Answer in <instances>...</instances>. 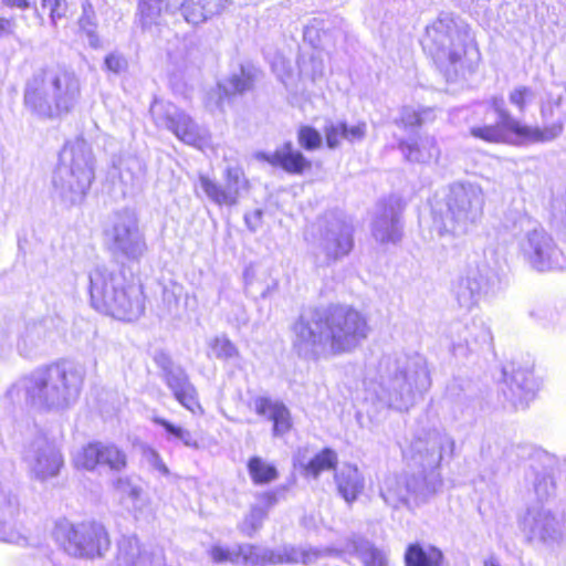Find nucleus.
I'll return each mask as SVG.
<instances>
[{
  "mask_svg": "<svg viewBox=\"0 0 566 566\" xmlns=\"http://www.w3.org/2000/svg\"><path fill=\"white\" fill-rule=\"evenodd\" d=\"M298 319L294 326L298 350L317 349L331 355H340L355 349L367 337L369 327L365 316L356 308L332 304L315 311L313 321Z\"/></svg>",
  "mask_w": 566,
  "mask_h": 566,
  "instance_id": "f257e3e1",
  "label": "nucleus"
},
{
  "mask_svg": "<svg viewBox=\"0 0 566 566\" xmlns=\"http://www.w3.org/2000/svg\"><path fill=\"white\" fill-rule=\"evenodd\" d=\"M488 104L497 115L499 120L475 125L469 130L471 137L483 143L513 146L545 144L556 139L564 130V120L559 115L560 103L557 101L541 103L542 126L530 125L513 117L505 107L502 96H492Z\"/></svg>",
  "mask_w": 566,
  "mask_h": 566,
  "instance_id": "f03ea898",
  "label": "nucleus"
},
{
  "mask_svg": "<svg viewBox=\"0 0 566 566\" xmlns=\"http://www.w3.org/2000/svg\"><path fill=\"white\" fill-rule=\"evenodd\" d=\"M90 294L95 308L123 322H133L145 312L143 287L124 284L115 273H98L91 280Z\"/></svg>",
  "mask_w": 566,
  "mask_h": 566,
  "instance_id": "7ed1b4c3",
  "label": "nucleus"
},
{
  "mask_svg": "<svg viewBox=\"0 0 566 566\" xmlns=\"http://www.w3.org/2000/svg\"><path fill=\"white\" fill-rule=\"evenodd\" d=\"M24 105L39 117L56 118L73 109L74 98L62 91V78L43 69L27 84L23 95Z\"/></svg>",
  "mask_w": 566,
  "mask_h": 566,
  "instance_id": "20e7f679",
  "label": "nucleus"
},
{
  "mask_svg": "<svg viewBox=\"0 0 566 566\" xmlns=\"http://www.w3.org/2000/svg\"><path fill=\"white\" fill-rule=\"evenodd\" d=\"M81 382L82 377L74 369L52 364L32 379L27 389V400L32 407L48 410L66 401L72 390H78Z\"/></svg>",
  "mask_w": 566,
  "mask_h": 566,
  "instance_id": "39448f33",
  "label": "nucleus"
},
{
  "mask_svg": "<svg viewBox=\"0 0 566 566\" xmlns=\"http://www.w3.org/2000/svg\"><path fill=\"white\" fill-rule=\"evenodd\" d=\"M53 532L64 548L78 557L101 556L111 545L106 528L96 521L72 524L66 520H60L55 523Z\"/></svg>",
  "mask_w": 566,
  "mask_h": 566,
  "instance_id": "423d86ee",
  "label": "nucleus"
},
{
  "mask_svg": "<svg viewBox=\"0 0 566 566\" xmlns=\"http://www.w3.org/2000/svg\"><path fill=\"white\" fill-rule=\"evenodd\" d=\"M224 186L207 175H199L200 186L206 196L218 206H234L241 191H249L251 182L241 166H230L223 171Z\"/></svg>",
  "mask_w": 566,
  "mask_h": 566,
  "instance_id": "0eeeda50",
  "label": "nucleus"
},
{
  "mask_svg": "<svg viewBox=\"0 0 566 566\" xmlns=\"http://www.w3.org/2000/svg\"><path fill=\"white\" fill-rule=\"evenodd\" d=\"M75 463L78 468L93 471L97 467H107L112 471H122L127 467V455L115 443L92 441L83 446Z\"/></svg>",
  "mask_w": 566,
  "mask_h": 566,
  "instance_id": "6e6552de",
  "label": "nucleus"
},
{
  "mask_svg": "<svg viewBox=\"0 0 566 566\" xmlns=\"http://www.w3.org/2000/svg\"><path fill=\"white\" fill-rule=\"evenodd\" d=\"M254 411L260 417H265L272 422L274 437H283L292 431L293 418L289 408L281 401L270 397L260 396L253 401Z\"/></svg>",
  "mask_w": 566,
  "mask_h": 566,
  "instance_id": "1a4fd4ad",
  "label": "nucleus"
},
{
  "mask_svg": "<svg viewBox=\"0 0 566 566\" xmlns=\"http://www.w3.org/2000/svg\"><path fill=\"white\" fill-rule=\"evenodd\" d=\"M263 159L274 168L290 175H303L311 170L312 163L291 142H285Z\"/></svg>",
  "mask_w": 566,
  "mask_h": 566,
  "instance_id": "9d476101",
  "label": "nucleus"
},
{
  "mask_svg": "<svg viewBox=\"0 0 566 566\" xmlns=\"http://www.w3.org/2000/svg\"><path fill=\"white\" fill-rule=\"evenodd\" d=\"M166 384L171 390L175 399L192 413L203 411L196 387L190 382L185 374H169L166 377Z\"/></svg>",
  "mask_w": 566,
  "mask_h": 566,
  "instance_id": "9b49d317",
  "label": "nucleus"
},
{
  "mask_svg": "<svg viewBox=\"0 0 566 566\" xmlns=\"http://www.w3.org/2000/svg\"><path fill=\"white\" fill-rule=\"evenodd\" d=\"M441 562H444V555L434 545L413 542L406 546L403 554L405 566H438Z\"/></svg>",
  "mask_w": 566,
  "mask_h": 566,
  "instance_id": "f8f14e48",
  "label": "nucleus"
},
{
  "mask_svg": "<svg viewBox=\"0 0 566 566\" xmlns=\"http://www.w3.org/2000/svg\"><path fill=\"white\" fill-rule=\"evenodd\" d=\"M168 128L185 144L202 149L206 145L205 137L200 134L193 120L184 113L169 117Z\"/></svg>",
  "mask_w": 566,
  "mask_h": 566,
  "instance_id": "ddd939ff",
  "label": "nucleus"
},
{
  "mask_svg": "<svg viewBox=\"0 0 566 566\" xmlns=\"http://www.w3.org/2000/svg\"><path fill=\"white\" fill-rule=\"evenodd\" d=\"M334 480L337 490L348 503L354 502L364 489V481L356 467L348 465L345 470L336 472Z\"/></svg>",
  "mask_w": 566,
  "mask_h": 566,
  "instance_id": "4468645a",
  "label": "nucleus"
},
{
  "mask_svg": "<svg viewBox=\"0 0 566 566\" xmlns=\"http://www.w3.org/2000/svg\"><path fill=\"white\" fill-rule=\"evenodd\" d=\"M338 462L337 452L325 447L307 461L304 465V473L312 478H318L325 471H336Z\"/></svg>",
  "mask_w": 566,
  "mask_h": 566,
  "instance_id": "2eb2a0df",
  "label": "nucleus"
},
{
  "mask_svg": "<svg viewBox=\"0 0 566 566\" xmlns=\"http://www.w3.org/2000/svg\"><path fill=\"white\" fill-rule=\"evenodd\" d=\"M247 469L251 481L255 485L270 484L277 480L279 471L273 463L266 462L259 455H252L247 461Z\"/></svg>",
  "mask_w": 566,
  "mask_h": 566,
  "instance_id": "dca6fc26",
  "label": "nucleus"
},
{
  "mask_svg": "<svg viewBox=\"0 0 566 566\" xmlns=\"http://www.w3.org/2000/svg\"><path fill=\"white\" fill-rule=\"evenodd\" d=\"M113 242L115 248L124 254L134 253L138 241V227L135 219L127 224L114 227Z\"/></svg>",
  "mask_w": 566,
  "mask_h": 566,
  "instance_id": "f3484780",
  "label": "nucleus"
},
{
  "mask_svg": "<svg viewBox=\"0 0 566 566\" xmlns=\"http://www.w3.org/2000/svg\"><path fill=\"white\" fill-rule=\"evenodd\" d=\"M153 421L155 424L161 427L169 437L181 441L186 447L193 449L199 448L198 439L189 430L161 417H154Z\"/></svg>",
  "mask_w": 566,
  "mask_h": 566,
  "instance_id": "a211bd4d",
  "label": "nucleus"
},
{
  "mask_svg": "<svg viewBox=\"0 0 566 566\" xmlns=\"http://www.w3.org/2000/svg\"><path fill=\"white\" fill-rule=\"evenodd\" d=\"M42 13L49 17L52 25H56L69 18L70 6L67 0H40L38 17L41 18Z\"/></svg>",
  "mask_w": 566,
  "mask_h": 566,
  "instance_id": "6ab92c4d",
  "label": "nucleus"
},
{
  "mask_svg": "<svg viewBox=\"0 0 566 566\" xmlns=\"http://www.w3.org/2000/svg\"><path fill=\"white\" fill-rule=\"evenodd\" d=\"M534 97V90L526 85L515 86L509 93L510 104L520 112H524L532 104Z\"/></svg>",
  "mask_w": 566,
  "mask_h": 566,
  "instance_id": "aec40b11",
  "label": "nucleus"
},
{
  "mask_svg": "<svg viewBox=\"0 0 566 566\" xmlns=\"http://www.w3.org/2000/svg\"><path fill=\"white\" fill-rule=\"evenodd\" d=\"M209 349L212 357L217 359H231L238 356V349L234 344L226 337H214L209 343Z\"/></svg>",
  "mask_w": 566,
  "mask_h": 566,
  "instance_id": "412c9836",
  "label": "nucleus"
},
{
  "mask_svg": "<svg viewBox=\"0 0 566 566\" xmlns=\"http://www.w3.org/2000/svg\"><path fill=\"white\" fill-rule=\"evenodd\" d=\"M297 142L305 150L318 149L322 145V137L317 129L310 125H303L297 130Z\"/></svg>",
  "mask_w": 566,
  "mask_h": 566,
  "instance_id": "4be33fe9",
  "label": "nucleus"
},
{
  "mask_svg": "<svg viewBox=\"0 0 566 566\" xmlns=\"http://www.w3.org/2000/svg\"><path fill=\"white\" fill-rule=\"evenodd\" d=\"M63 461L61 457L42 455L38 459L36 475L44 480L59 473Z\"/></svg>",
  "mask_w": 566,
  "mask_h": 566,
  "instance_id": "5701e85b",
  "label": "nucleus"
},
{
  "mask_svg": "<svg viewBox=\"0 0 566 566\" xmlns=\"http://www.w3.org/2000/svg\"><path fill=\"white\" fill-rule=\"evenodd\" d=\"M346 123H333L324 128L325 142L328 148H337L345 140Z\"/></svg>",
  "mask_w": 566,
  "mask_h": 566,
  "instance_id": "b1692460",
  "label": "nucleus"
},
{
  "mask_svg": "<svg viewBox=\"0 0 566 566\" xmlns=\"http://www.w3.org/2000/svg\"><path fill=\"white\" fill-rule=\"evenodd\" d=\"M255 76L251 72L242 71L240 74L232 75L229 80L232 94L242 95L251 91L254 86Z\"/></svg>",
  "mask_w": 566,
  "mask_h": 566,
  "instance_id": "393cba45",
  "label": "nucleus"
},
{
  "mask_svg": "<svg viewBox=\"0 0 566 566\" xmlns=\"http://www.w3.org/2000/svg\"><path fill=\"white\" fill-rule=\"evenodd\" d=\"M266 516L268 512L265 509H262L261 506H253L243 521V531L248 535H252L261 528Z\"/></svg>",
  "mask_w": 566,
  "mask_h": 566,
  "instance_id": "a878e982",
  "label": "nucleus"
},
{
  "mask_svg": "<svg viewBox=\"0 0 566 566\" xmlns=\"http://www.w3.org/2000/svg\"><path fill=\"white\" fill-rule=\"evenodd\" d=\"M426 111H419L413 107H405L398 118V124L405 129L420 127L423 124V114Z\"/></svg>",
  "mask_w": 566,
  "mask_h": 566,
  "instance_id": "bb28decb",
  "label": "nucleus"
},
{
  "mask_svg": "<svg viewBox=\"0 0 566 566\" xmlns=\"http://www.w3.org/2000/svg\"><path fill=\"white\" fill-rule=\"evenodd\" d=\"M319 556V552L317 549H302L300 552H295L293 549V554L286 558H283L281 556H277L276 559H274L272 556L268 558V563L270 564H276V563H302V564H308L314 558Z\"/></svg>",
  "mask_w": 566,
  "mask_h": 566,
  "instance_id": "cd10ccee",
  "label": "nucleus"
},
{
  "mask_svg": "<svg viewBox=\"0 0 566 566\" xmlns=\"http://www.w3.org/2000/svg\"><path fill=\"white\" fill-rule=\"evenodd\" d=\"M243 547L240 546L238 553H232L229 548L214 545L209 551L211 560L216 564L235 563L237 556L242 554Z\"/></svg>",
  "mask_w": 566,
  "mask_h": 566,
  "instance_id": "c85d7f7f",
  "label": "nucleus"
},
{
  "mask_svg": "<svg viewBox=\"0 0 566 566\" xmlns=\"http://www.w3.org/2000/svg\"><path fill=\"white\" fill-rule=\"evenodd\" d=\"M364 566H388L385 554L375 546H368L360 552Z\"/></svg>",
  "mask_w": 566,
  "mask_h": 566,
  "instance_id": "c756f323",
  "label": "nucleus"
},
{
  "mask_svg": "<svg viewBox=\"0 0 566 566\" xmlns=\"http://www.w3.org/2000/svg\"><path fill=\"white\" fill-rule=\"evenodd\" d=\"M164 0H138V11L142 17L159 14Z\"/></svg>",
  "mask_w": 566,
  "mask_h": 566,
  "instance_id": "7c9ffc66",
  "label": "nucleus"
},
{
  "mask_svg": "<svg viewBox=\"0 0 566 566\" xmlns=\"http://www.w3.org/2000/svg\"><path fill=\"white\" fill-rule=\"evenodd\" d=\"M105 66L107 71L118 74L126 67V61L125 59L116 53H109L105 56L104 60Z\"/></svg>",
  "mask_w": 566,
  "mask_h": 566,
  "instance_id": "2f4dec72",
  "label": "nucleus"
},
{
  "mask_svg": "<svg viewBox=\"0 0 566 566\" xmlns=\"http://www.w3.org/2000/svg\"><path fill=\"white\" fill-rule=\"evenodd\" d=\"M365 136H366V124L365 123H358L354 126H348L346 124L345 140L353 143V142L361 140Z\"/></svg>",
  "mask_w": 566,
  "mask_h": 566,
  "instance_id": "473e14b6",
  "label": "nucleus"
},
{
  "mask_svg": "<svg viewBox=\"0 0 566 566\" xmlns=\"http://www.w3.org/2000/svg\"><path fill=\"white\" fill-rule=\"evenodd\" d=\"M262 211L260 209L248 212L244 216V221L250 230L254 231L258 227H260L262 222Z\"/></svg>",
  "mask_w": 566,
  "mask_h": 566,
  "instance_id": "72a5a7b5",
  "label": "nucleus"
},
{
  "mask_svg": "<svg viewBox=\"0 0 566 566\" xmlns=\"http://www.w3.org/2000/svg\"><path fill=\"white\" fill-rule=\"evenodd\" d=\"M260 501L262 502V509H268L274 506L279 502V496L275 491H265L260 494Z\"/></svg>",
  "mask_w": 566,
  "mask_h": 566,
  "instance_id": "f704fd0d",
  "label": "nucleus"
},
{
  "mask_svg": "<svg viewBox=\"0 0 566 566\" xmlns=\"http://www.w3.org/2000/svg\"><path fill=\"white\" fill-rule=\"evenodd\" d=\"M2 2L9 8H18L21 10H27L30 8L29 0H2Z\"/></svg>",
  "mask_w": 566,
  "mask_h": 566,
  "instance_id": "c9c22d12",
  "label": "nucleus"
},
{
  "mask_svg": "<svg viewBox=\"0 0 566 566\" xmlns=\"http://www.w3.org/2000/svg\"><path fill=\"white\" fill-rule=\"evenodd\" d=\"M13 21L0 15V36L11 32Z\"/></svg>",
  "mask_w": 566,
  "mask_h": 566,
  "instance_id": "e433bc0d",
  "label": "nucleus"
},
{
  "mask_svg": "<svg viewBox=\"0 0 566 566\" xmlns=\"http://www.w3.org/2000/svg\"><path fill=\"white\" fill-rule=\"evenodd\" d=\"M203 6H213L216 9H222L227 4L231 3L232 0H201Z\"/></svg>",
  "mask_w": 566,
  "mask_h": 566,
  "instance_id": "4c0bfd02",
  "label": "nucleus"
},
{
  "mask_svg": "<svg viewBox=\"0 0 566 566\" xmlns=\"http://www.w3.org/2000/svg\"><path fill=\"white\" fill-rule=\"evenodd\" d=\"M484 566H500L497 563H495L494 560H488L484 563Z\"/></svg>",
  "mask_w": 566,
  "mask_h": 566,
  "instance_id": "58836bf2",
  "label": "nucleus"
},
{
  "mask_svg": "<svg viewBox=\"0 0 566 566\" xmlns=\"http://www.w3.org/2000/svg\"><path fill=\"white\" fill-rule=\"evenodd\" d=\"M346 245H347L346 251H348V250L353 247V242H352V240H350V239H348V240L346 241Z\"/></svg>",
  "mask_w": 566,
  "mask_h": 566,
  "instance_id": "ea45409f",
  "label": "nucleus"
},
{
  "mask_svg": "<svg viewBox=\"0 0 566 566\" xmlns=\"http://www.w3.org/2000/svg\"><path fill=\"white\" fill-rule=\"evenodd\" d=\"M84 19H86L88 21L90 18L88 17H84V15L82 18H80V23L81 24L83 23Z\"/></svg>",
  "mask_w": 566,
  "mask_h": 566,
  "instance_id": "a19ab883",
  "label": "nucleus"
},
{
  "mask_svg": "<svg viewBox=\"0 0 566 566\" xmlns=\"http://www.w3.org/2000/svg\"><path fill=\"white\" fill-rule=\"evenodd\" d=\"M536 253H537V255H538V258H539V259H542V258H543V256H542V253H541L538 250H536Z\"/></svg>",
  "mask_w": 566,
  "mask_h": 566,
  "instance_id": "79ce46f5",
  "label": "nucleus"
},
{
  "mask_svg": "<svg viewBox=\"0 0 566 566\" xmlns=\"http://www.w3.org/2000/svg\"><path fill=\"white\" fill-rule=\"evenodd\" d=\"M249 551H253L254 549V546L250 545L248 546Z\"/></svg>",
  "mask_w": 566,
  "mask_h": 566,
  "instance_id": "37998d69",
  "label": "nucleus"
}]
</instances>
